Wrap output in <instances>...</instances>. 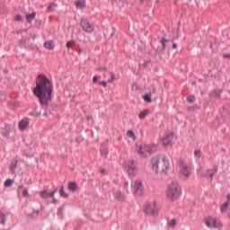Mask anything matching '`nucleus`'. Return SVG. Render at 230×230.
<instances>
[{"label":"nucleus","instance_id":"c85d7f7f","mask_svg":"<svg viewBox=\"0 0 230 230\" xmlns=\"http://www.w3.org/2000/svg\"><path fill=\"white\" fill-rule=\"evenodd\" d=\"M12 184H13V180L12 179H7L4 183L5 188H10Z\"/></svg>","mask_w":230,"mask_h":230},{"label":"nucleus","instance_id":"20e7f679","mask_svg":"<svg viewBox=\"0 0 230 230\" xmlns=\"http://www.w3.org/2000/svg\"><path fill=\"white\" fill-rule=\"evenodd\" d=\"M124 168L129 177H134L137 173V167L136 166V162L134 160H129L124 164Z\"/></svg>","mask_w":230,"mask_h":230},{"label":"nucleus","instance_id":"3c124183","mask_svg":"<svg viewBox=\"0 0 230 230\" xmlns=\"http://www.w3.org/2000/svg\"><path fill=\"white\" fill-rule=\"evenodd\" d=\"M100 173H102V175H105V173H106L105 169H101Z\"/></svg>","mask_w":230,"mask_h":230},{"label":"nucleus","instance_id":"9b49d317","mask_svg":"<svg viewBox=\"0 0 230 230\" xmlns=\"http://www.w3.org/2000/svg\"><path fill=\"white\" fill-rule=\"evenodd\" d=\"M172 137L173 135L165 134V136L162 138L163 145L164 146H168V145H171Z\"/></svg>","mask_w":230,"mask_h":230},{"label":"nucleus","instance_id":"f3484780","mask_svg":"<svg viewBox=\"0 0 230 230\" xmlns=\"http://www.w3.org/2000/svg\"><path fill=\"white\" fill-rule=\"evenodd\" d=\"M188 111H189V112H195V111H200V105L194 104L192 106H189Z\"/></svg>","mask_w":230,"mask_h":230},{"label":"nucleus","instance_id":"423d86ee","mask_svg":"<svg viewBox=\"0 0 230 230\" xmlns=\"http://www.w3.org/2000/svg\"><path fill=\"white\" fill-rule=\"evenodd\" d=\"M144 211L146 215H152L153 217H155V215L159 213V210H157V203H155V201L154 203L148 202Z\"/></svg>","mask_w":230,"mask_h":230},{"label":"nucleus","instance_id":"6e6d98bb","mask_svg":"<svg viewBox=\"0 0 230 230\" xmlns=\"http://www.w3.org/2000/svg\"><path fill=\"white\" fill-rule=\"evenodd\" d=\"M208 175L210 181H213V177H215V176L213 174H211V173H208Z\"/></svg>","mask_w":230,"mask_h":230},{"label":"nucleus","instance_id":"cd10ccee","mask_svg":"<svg viewBox=\"0 0 230 230\" xmlns=\"http://www.w3.org/2000/svg\"><path fill=\"white\" fill-rule=\"evenodd\" d=\"M137 154L138 155H140L141 157H146V155L145 153V151H143V146H140L138 150H137Z\"/></svg>","mask_w":230,"mask_h":230},{"label":"nucleus","instance_id":"603ef678","mask_svg":"<svg viewBox=\"0 0 230 230\" xmlns=\"http://www.w3.org/2000/svg\"><path fill=\"white\" fill-rule=\"evenodd\" d=\"M217 225H218V224H217V220H214V221H213V227H215V228L217 229Z\"/></svg>","mask_w":230,"mask_h":230},{"label":"nucleus","instance_id":"2f4dec72","mask_svg":"<svg viewBox=\"0 0 230 230\" xmlns=\"http://www.w3.org/2000/svg\"><path fill=\"white\" fill-rule=\"evenodd\" d=\"M187 102L189 103H193L195 102V95L191 94L187 97Z\"/></svg>","mask_w":230,"mask_h":230},{"label":"nucleus","instance_id":"6ab92c4d","mask_svg":"<svg viewBox=\"0 0 230 230\" xmlns=\"http://www.w3.org/2000/svg\"><path fill=\"white\" fill-rule=\"evenodd\" d=\"M75 6L76 8H80L81 10L83 8H85V0H83V1L78 0L77 2H75Z\"/></svg>","mask_w":230,"mask_h":230},{"label":"nucleus","instance_id":"a211bd4d","mask_svg":"<svg viewBox=\"0 0 230 230\" xmlns=\"http://www.w3.org/2000/svg\"><path fill=\"white\" fill-rule=\"evenodd\" d=\"M59 195L60 197H62V199H69V194L66 193V191L64 190V186L60 187Z\"/></svg>","mask_w":230,"mask_h":230},{"label":"nucleus","instance_id":"412c9836","mask_svg":"<svg viewBox=\"0 0 230 230\" xmlns=\"http://www.w3.org/2000/svg\"><path fill=\"white\" fill-rule=\"evenodd\" d=\"M4 137H6V139L10 138V126L5 125V131L3 133Z\"/></svg>","mask_w":230,"mask_h":230},{"label":"nucleus","instance_id":"ea45409f","mask_svg":"<svg viewBox=\"0 0 230 230\" xmlns=\"http://www.w3.org/2000/svg\"><path fill=\"white\" fill-rule=\"evenodd\" d=\"M173 40H174L173 39L170 40V42H172V49H177L178 45L177 43L173 42Z\"/></svg>","mask_w":230,"mask_h":230},{"label":"nucleus","instance_id":"37998d69","mask_svg":"<svg viewBox=\"0 0 230 230\" xmlns=\"http://www.w3.org/2000/svg\"><path fill=\"white\" fill-rule=\"evenodd\" d=\"M56 191H57V189L54 190H52L51 192H49V197H50V198L55 197V192H56Z\"/></svg>","mask_w":230,"mask_h":230},{"label":"nucleus","instance_id":"a18cd8bd","mask_svg":"<svg viewBox=\"0 0 230 230\" xmlns=\"http://www.w3.org/2000/svg\"><path fill=\"white\" fill-rule=\"evenodd\" d=\"M21 190H24V186H22V185L18 186V195L21 194Z\"/></svg>","mask_w":230,"mask_h":230},{"label":"nucleus","instance_id":"c03bdc74","mask_svg":"<svg viewBox=\"0 0 230 230\" xmlns=\"http://www.w3.org/2000/svg\"><path fill=\"white\" fill-rule=\"evenodd\" d=\"M99 85H102V87H107V83L105 81L99 82Z\"/></svg>","mask_w":230,"mask_h":230},{"label":"nucleus","instance_id":"7ed1b4c3","mask_svg":"<svg viewBox=\"0 0 230 230\" xmlns=\"http://www.w3.org/2000/svg\"><path fill=\"white\" fill-rule=\"evenodd\" d=\"M166 194L170 200H177V199L181 197V185H179V182L172 181L169 186Z\"/></svg>","mask_w":230,"mask_h":230},{"label":"nucleus","instance_id":"4d7b16f0","mask_svg":"<svg viewBox=\"0 0 230 230\" xmlns=\"http://www.w3.org/2000/svg\"><path fill=\"white\" fill-rule=\"evenodd\" d=\"M146 151H147L148 154H154V149H147Z\"/></svg>","mask_w":230,"mask_h":230},{"label":"nucleus","instance_id":"680f3d73","mask_svg":"<svg viewBox=\"0 0 230 230\" xmlns=\"http://www.w3.org/2000/svg\"><path fill=\"white\" fill-rule=\"evenodd\" d=\"M100 71H107V67H105V66L104 67H101Z\"/></svg>","mask_w":230,"mask_h":230},{"label":"nucleus","instance_id":"c9c22d12","mask_svg":"<svg viewBox=\"0 0 230 230\" xmlns=\"http://www.w3.org/2000/svg\"><path fill=\"white\" fill-rule=\"evenodd\" d=\"M48 190H42L41 192H40V197H41V199H48Z\"/></svg>","mask_w":230,"mask_h":230},{"label":"nucleus","instance_id":"09e8293b","mask_svg":"<svg viewBox=\"0 0 230 230\" xmlns=\"http://www.w3.org/2000/svg\"><path fill=\"white\" fill-rule=\"evenodd\" d=\"M93 84H96V82H98V76H93Z\"/></svg>","mask_w":230,"mask_h":230},{"label":"nucleus","instance_id":"5fc2aeb1","mask_svg":"<svg viewBox=\"0 0 230 230\" xmlns=\"http://www.w3.org/2000/svg\"><path fill=\"white\" fill-rule=\"evenodd\" d=\"M80 227H82V225L78 224L77 226L74 230H80Z\"/></svg>","mask_w":230,"mask_h":230},{"label":"nucleus","instance_id":"393cba45","mask_svg":"<svg viewBox=\"0 0 230 230\" xmlns=\"http://www.w3.org/2000/svg\"><path fill=\"white\" fill-rule=\"evenodd\" d=\"M209 172H211L210 174L215 176L218 172V167H215L213 170L211 169L207 170L206 177H208V173H209Z\"/></svg>","mask_w":230,"mask_h":230},{"label":"nucleus","instance_id":"39448f33","mask_svg":"<svg viewBox=\"0 0 230 230\" xmlns=\"http://www.w3.org/2000/svg\"><path fill=\"white\" fill-rule=\"evenodd\" d=\"M168 42H170V40H167L165 38H162L160 40V44H162V48L159 49H155V56H159V58L161 59H163V56L162 55H164L165 51H166V47L168 46Z\"/></svg>","mask_w":230,"mask_h":230},{"label":"nucleus","instance_id":"e433bc0d","mask_svg":"<svg viewBox=\"0 0 230 230\" xmlns=\"http://www.w3.org/2000/svg\"><path fill=\"white\" fill-rule=\"evenodd\" d=\"M14 21H17L18 22H22V15L17 14V15L14 17Z\"/></svg>","mask_w":230,"mask_h":230},{"label":"nucleus","instance_id":"de8ad7c7","mask_svg":"<svg viewBox=\"0 0 230 230\" xmlns=\"http://www.w3.org/2000/svg\"><path fill=\"white\" fill-rule=\"evenodd\" d=\"M223 58H230V54H223Z\"/></svg>","mask_w":230,"mask_h":230},{"label":"nucleus","instance_id":"a878e982","mask_svg":"<svg viewBox=\"0 0 230 230\" xmlns=\"http://www.w3.org/2000/svg\"><path fill=\"white\" fill-rule=\"evenodd\" d=\"M40 210H36L33 213L28 215L29 218L35 219L39 217Z\"/></svg>","mask_w":230,"mask_h":230},{"label":"nucleus","instance_id":"f257e3e1","mask_svg":"<svg viewBox=\"0 0 230 230\" xmlns=\"http://www.w3.org/2000/svg\"><path fill=\"white\" fill-rule=\"evenodd\" d=\"M33 94L39 98L40 105L45 109L43 116H48L49 102L52 100L53 84L44 74L38 75L36 78V87L33 89Z\"/></svg>","mask_w":230,"mask_h":230},{"label":"nucleus","instance_id":"bb28decb","mask_svg":"<svg viewBox=\"0 0 230 230\" xmlns=\"http://www.w3.org/2000/svg\"><path fill=\"white\" fill-rule=\"evenodd\" d=\"M181 173H183L185 177H190V171H188V166H183L181 169Z\"/></svg>","mask_w":230,"mask_h":230},{"label":"nucleus","instance_id":"69168bd1","mask_svg":"<svg viewBox=\"0 0 230 230\" xmlns=\"http://www.w3.org/2000/svg\"><path fill=\"white\" fill-rule=\"evenodd\" d=\"M209 48L210 49H213V42H210Z\"/></svg>","mask_w":230,"mask_h":230},{"label":"nucleus","instance_id":"b1692460","mask_svg":"<svg viewBox=\"0 0 230 230\" xmlns=\"http://www.w3.org/2000/svg\"><path fill=\"white\" fill-rule=\"evenodd\" d=\"M148 110H144L143 111H141L138 115L140 119H145V118H146V116L148 115Z\"/></svg>","mask_w":230,"mask_h":230},{"label":"nucleus","instance_id":"8fccbe9b","mask_svg":"<svg viewBox=\"0 0 230 230\" xmlns=\"http://www.w3.org/2000/svg\"><path fill=\"white\" fill-rule=\"evenodd\" d=\"M151 62H152V60H147V61L144 64L145 67H148V64H150Z\"/></svg>","mask_w":230,"mask_h":230},{"label":"nucleus","instance_id":"e2e57ef3","mask_svg":"<svg viewBox=\"0 0 230 230\" xmlns=\"http://www.w3.org/2000/svg\"><path fill=\"white\" fill-rule=\"evenodd\" d=\"M112 82H114V80L111 78L110 80H108V84H112Z\"/></svg>","mask_w":230,"mask_h":230},{"label":"nucleus","instance_id":"0eeeda50","mask_svg":"<svg viewBox=\"0 0 230 230\" xmlns=\"http://www.w3.org/2000/svg\"><path fill=\"white\" fill-rule=\"evenodd\" d=\"M80 26L86 33H93L94 31V25L84 18L80 21Z\"/></svg>","mask_w":230,"mask_h":230},{"label":"nucleus","instance_id":"5701e85b","mask_svg":"<svg viewBox=\"0 0 230 230\" xmlns=\"http://www.w3.org/2000/svg\"><path fill=\"white\" fill-rule=\"evenodd\" d=\"M4 222H6V214L0 211V224L4 226Z\"/></svg>","mask_w":230,"mask_h":230},{"label":"nucleus","instance_id":"72a5a7b5","mask_svg":"<svg viewBox=\"0 0 230 230\" xmlns=\"http://www.w3.org/2000/svg\"><path fill=\"white\" fill-rule=\"evenodd\" d=\"M66 48H68V49H69L70 48H73V46H75V40H69V41H67L66 44Z\"/></svg>","mask_w":230,"mask_h":230},{"label":"nucleus","instance_id":"6e6552de","mask_svg":"<svg viewBox=\"0 0 230 230\" xmlns=\"http://www.w3.org/2000/svg\"><path fill=\"white\" fill-rule=\"evenodd\" d=\"M133 193L136 197H141V195H143V181H136L133 186Z\"/></svg>","mask_w":230,"mask_h":230},{"label":"nucleus","instance_id":"473e14b6","mask_svg":"<svg viewBox=\"0 0 230 230\" xmlns=\"http://www.w3.org/2000/svg\"><path fill=\"white\" fill-rule=\"evenodd\" d=\"M194 155H195V157H198V159H200V155H202V152L200 151V149L195 150Z\"/></svg>","mask_w":230,"mask_h":230},{"label":"nucleus","instance_id":"864d4df0","mask_svg":"<svg viewBox=\"0 0 230 230\" xmlns=\"http://www.w3.org/2000/svg\"><path fill=\"white\" fill-rule=\"evenodd\" d=\"M222 223L221 222H219V223H217V229H220V228H222Z\"/></svg>","mask_w":230,"mask_h":230},{"label":"nucleus","instance_id":"338daca9","mask_svg":"<svg viewBox=\"0 0 230 230\" xmlns=\"http://www.w3.org/2000/svg\"><path fill=\"white\" fill-rule=\"evenodd\" d=\"M55 107H57V105L52 106V109H55Z\"/></svg>","mask_w":230,"mask_h":230},{"label":"nucleus","instance_id":"aec40b11","mask_svg":"<svg viewBox=\"0 0 230 230\" xmlns=\"http://www.w3.org/2000/svg\"><path fill=\"white\" fill-rule=\"evenodd\" d=\"M66 208V205H63L58 209V217L61 219L64 218V209Z\"/></svg>","mask_w":230,"mask_h":230},{"label":"nucleus","instance_id":"f03ea898","mask_svg":"<svg viewBox=\"0 0 230 230\" xmlns=\"http://www.w3.org/2000/svg\"><path fill=\"white\" fill-rule=\"evenodd\" d=\"M152 168L155 172V173H167L168 170H170V161L166 156L156 155L152 158Z\"/></svg>","mask_w":230,"mask_h":230},{"label":"nucleus","instance_id":"49530a36","mask_svg":"<svg viewBox=\"0 0 230 230\" xmlns=\"http://www.w3.org/2000/svg\"><path fill=\"white\" fill-rule=\"evenodd\" d=\"M109 153L107 151H102V155H103L105 157V159H107V155Z\"/></svg>","mask_w":230,"mask_h":230},{"label":"nucleus","instance_id":"4be33fe9","mask_svg":"<svg viewBox=\"0 0 230 230\" xmlns=\"http://www.w3.org/2000/svg\"><path fill=\"white\" fill-rule=\"evenodd\" d=\"M17 163L18 161L17 160H14L11 163V165H10V171L13 173V172H15V170H17Z\"/></svg>","mask_w":230,"mask_h":230},{"label":"nucleus","instance_id":"13d9d810","mask_svg":"<svg viewBox=\"0 0 230 230\" xmlns=\"http://www.w3.org/2000/svg\"><path fill=\"white\" fill-rule=\"evenodd\" d=\"M58 202V200H57V199L53 198L52 204H57Z\"/></svg>","mask_w":230,"mask_h":230},{"label":"nucleus","instance_id":"bf43d9fd","mask_svg":"<svg viewBox=\"0 0 230 230\" xmlns=\"http://www.w3.org/2000/svg\"><path fill=\"white\" fill-rule=\"evenodd\" d=\"M111 80H115L116 76L114 75V73L111 72Z\"/></svg>","mask_w":230,"mask_h":230},{"label":"nucleus","instance_id":"052dcab7","mask_svg":"<svg viewBox=\"0 0 230 230\" xmlns=\"http://www.w3.org/2000/svg\"><path fill=\"white\" fill-rule=\"evenodd\" d=\"M150 1H152V0H140V3H145V2L150 3Z\"/></svg>","mask_w":230,"mask_h":230},{"label":"nucleus","instance_id":"4c0bfd02","mask_svg":"<svg viewBox=\"0 0 230 230\" xmlns=\"http://www.w3.org/2000/svg\"><path fill=\"white\" fill-rule=\"evenodd\" d=\"M30 116H34L35 118H39V116H40V112L31 111L30 112Z\"/></svg>","mask_w":230,"mask_h":230},{"label":"nucleus","instance_id":"7c9ffc66","mask_svg":"<svg viewBox=\"0 0 230 230\" xmlns=\"http://www.w3.org/2000/svg\"><path fill=\"white\" fill-rule=\"evenodd\" d=\"M57 7V4L52 3L48 7V12H55V8Z\"/></svg>","mask_w":230,"mask_h":230},{"label":"nucleus","instance_id":"58836bf2","mask_svg":"<svg viewBox=\"0 0 230 230\" xmlns=\"http://www.w3.org/2000/svg\"><path fill=\"white\" fill-rule=\"evenodd\" d=\"M22 193V197H25V198L30 197V194L28 193V190L27 189H23Z\"/></svg>","mask_w":230,"mask_h":230},{"label":"nucleus","instance_id":"9d476101","mask_svg":"<svg viewBox=\"0 0 230 230\" xmlns=\"http://www.w3.org/2000/svg\"><path fill=\"white\" fill-rule=\"evenodd\" d=\"M226 197H227L226 201L220 207L221 213H227V209H229L230 194H227Z\"/></svg>","mask_w":230,"mask_h":230},{"label":"nucleus","instance_id":"0e129e2a","mask_svg":"<svg viewBox=\"0 0 230 230\" xmlns=\"http://www.w3.org/2000/svg\"><path fill=\"white\" fill-rule=\"evenodd\" d=\"M24 42H26V40H20V44H24Z\"/></svg>","mask_w":230,"mask_h":230},{"label":"nucleus","instance_id":"4468645a","mask_svg":"<svg viewBox=\"0 0 230 230\" xmlns=\"http://www.w3.org/2000/svg\"><path fill=\"white\" fill-rule=\"evenodd\" d=\"M44 48H46V49H49L51 51V50L55 49V43L51 40L46 41L44 43Z\"/></svg>","mask_w":230,"mask_h":230},{"label":"nucleus","instance_id":"774afa93","mask_svg":"<svg viewBox=\"0 0 230 230\" xmlns=\"http://www.w3.org/2000/svg\"><path fill=\"white\" fill-rule=\"evenodd\" d=\"M18 33H22V31H19Z\"/></svg>","mask_w":230,"mask_h":230},{"label":"nucleus","instance_id":"f704fd0d","mask_svg":"<svg viewBox=\"0 0 230 230\" xmlns=\"http://www.w3.org/2000/svg\"><path fill=\"white\" fill-rule=\"evenodd\" d=\"M175 226H177V221L175 220V218H173L169 222V226L175 227Z\"/></svg>","mask_w":230,"mask_h":230},{"label":"nucleus","instance_id":"c756f323","mask_svg":"<svg viewBox=\"0 0 230 230\" xmlns=\"http://www.w3.org/2000/svg\"><path fill=\"white\" fill-rule=\"evenodd\" d=\"M127 136L128 137H131V139H136V134L132 131V129L128 130Z\"/></svg>","mask_w":230,"mask_h":230},{"label":"nucleus","instance_id":"dca6fc26","mask_svg":"<svg viewBox=\"0 0 230 230\" xmlns=\"http://www.w3.org/2000/svg\"><path fill=\"white\" fill-rule=\"evenodd\" d=\"M143 100L146 102V103H152V93L143 95Z\"/></svg>","mask_w":230,"mask_h":230},{"label":"nucleus","instance_id":"79ce46f5","mask_svg":"<svg viewBox=\"0 0 230 230\" xmlns=\"http://www.w3.org/2000/svg\"><path fill=\"white\" fill-rule=\"evenodd\" d=\"M206 226H208V227H212L213 226L211 225V221L209 219H206L205 221Z\"/></svg>","mask_w":230,"mask_h":230},{"label":"nucleus","instance_id":"f8f14e48","mask_svg":"<svg viewBox=\"0 0 230 230\" xmlns=\"http://www.w3.org/2000/svg\"><path fill=\"white\" fill-rule=\"evenodd\" d=\"M68 190L69 191H72V193H75V190H78V184H76L75 181H69Z\"/></svg>","mask_w":230,"mask_h":230},{"label":"nucleus","instance_id":"ddd939ff","mask_svg":"<svg viewBox=\"0 0 230 230\" xmlns=\"http://www.w3.org/2000/svg\"><path fill=\"white\" fill-rule=\"evenodd\" d=\"M37 15V13L33 12L31 13H27L26 14V21L29 24H31L32 21L35 19Z\"/></svg>","mask_w":230,"mask_h":230},{"label":"nucleus","instance_id":"1a4fd4ad","mask_svg":"<svg viewBox=\"0 0 230 230\" xmlns=\"http://www.w3.org/2000/svg\"><path fill=\"white\" fill-rule=\"evenodd\" d=\"M29 125H30V119L25 118L19 122L18 127L20 130H26Z\"/></svg>","mask_w":230,"mask_h":230},{"label":"nucleus","instance_id":"2eb2a0df","mask_svg":"<svg viewBox=\"0 0 230 230\" xmlns=\"http://www.w3.org/2000/svg\"><path fill=\"white\" fill-rule=\"evenodd\" d=\"M210 96L212 98H221L222 96V90H214L210 93Z\"/></svg>","mask_w":230,"mask_h":230},{"label":"nucleus","instance_id":"a19ab883","mask_svg":"<svg viewBox=\"0 0 230 230\" xmlns=\"http://www.w3.org/2000/svg\"><path fill=\"white\" fill-rule=\"evenodd\" d=\"M36 28H39L40 26H41V24H42V20H36Z\"/></svg>","mask_w":230,"mask_h":230}]
</instances>
